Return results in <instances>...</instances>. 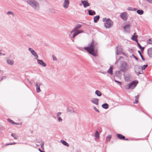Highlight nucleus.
Masks as SVG:
<instances>
[{"label":"nucleus","instance_id":"15","mask_svg":"<svg viewBox=\"0 0 152 152\" xmlns=\"http://www.w3.org/2000/svg\"><path fill=\"white\" fill-rule=\"evenodd\" d=\"M91 101L96 105H98L99 103V99L96 98H93L91 99Z\"/></svg>","mask_w":152,"mask_h":152},{"label":"nucleus","instance_id":"6","mask_svg":"<svg viewBox=\"0 0 152 152\" xmlns=\"http://www.w3.org/2000/svg\"><path fill=\"white\" fill-rule=\"evenodd\" d=\"M128 64L125 61L122 62L120 65V70L123 72L126 71L129 68Z\"/></svg>","mask_w":152,"mask_h":152},{"label":"nucleus","instance_id":"23","mask_svg":"<svg viewBox=\"0 0 152 152\" xmlns=\"http://www.w3.org/2000/svg\"><path fill=\"white\" fill-rule=\"evenodd\" d=\"M7 121L13 125H18V124L16 123L10 119H8Z\"/></svg>","mask_w":152,"mask_h":152},{"label":"nucleus","instance_id":"52","mask_svg":"<svg viewBox=\"0 0 152 152\" xmlns=\"http://www.w3.org/2000/svg\"><path fill=\"white\" fill-rule=\"evenodd\" d=\"M39 151L40 152H45L44 151H42L40 149H39Z\"/></svg>","mask_w":152,"mask_h":152},{"label":"nucleus","instance_id":"26","mask_svg":"<svg viewBox=\"0 0 152 152\" xmlns=\"http://www.w3.org/2000/svg\"><path fill=\"white\" fill-rule=\"evenodd\" d=\"M95 94L99 96H102V93L99 90H96L95 91Z\"/></svg>","mask_w":152,"mask_h":152},{"label":"nucleus","instance_id":"24","mask_svg":"<svg viewBox=\"0 0 152 152\" xmlns=\"http://www.w3.org/2000/svg\"><path fill=\"white\" fill-rule=\"evenodd\" d=\"M61 142L64 145H65L67 147L69 146V144L65 141H64L63 140H61Z\"/></svg>","mask_w":152,"mask_h":152},{"label":"nucleus","instance_id":"34","mask_svg":"<svg viewBox=\"0 0 152 152\" xmlns=\"http://www.w3.org/2000/svg\"><path fill=\"white\" fill-rule=\"evenodd\" d=\"M99 133L97 131H96L95 133V137L96 138H98L99 137Z\"/></svg>","mask_w":152,"mask_h":152},{"label":"nucleus","instance_id":"3","mask_svg":"<svg viewBox=\"0 0 152 152\" xmlns=\"http://www.w3.org/2000/svg\"><path fill=\"white\" fill-rule=\"evenodd\" d=\"M82 26V25L78 24L76 25L75 27L73 29L74 31H75V32H74L72 35V38H74L76 36L80 33L84 32V31L83 30H78V29L80 28Z\"/></svg>","mask_w":152,"mask_h":152},{"label":"nucleus","instance_id":"4","mask_svg":"<svg viewBox=\"0 0 152 152\" xmlns=\"http://www.w3.org/2000/svg\"><path fill=\"white\" fill-rule=\"evenodd\" d=\"M103 22H104V26L106 28H109L113 26V22L109 18H104L103 19Z\"/></svg>","mask_w":152,"mask_h":152},{"label":"nucleus","instance_id":"18","mask_svg":"<svg viewBox=\"0 0 152 152\" xmlns=\"http://www.w3.org/2000/svg\"><path fill=\"white\" fill-rule=\"evenodd\" d=\"M148 54L150 57H152V48H151L148 49Z\"/></svg>","mask_w":152,"mask_h":152},{"label":"nucleus","instance_id":"39","mask_svg":"<svg viewBox=\"0 0 152 152\" xmlns=\"http://www.w3.org/2000/svg\"><path fill=\"white\" fill-rule=\"evenodd\" d=\"M148 66L147 65H144L142 66L141 67V69L143 70H144L145 68L147 67Z\"/></svg>","mask_w":152,"mask_h":152},{"label":"nucleus","instance_id":"46","mask_svg":"<svg viewBox=\"0 0 152 152\" xmlns=\"http://www.w3.org/2000/svg\"><path fill=\"white\" fill-rule=\"evenodd\" d=\"M41 146L42 148L43 149V148H44V142H42V143L41 144Z\"/></svg>","mask_w":152,"mask_h":152},{"label":"nucleus","instance_id":"32","mask_svg":"<svg viewBox=\"0 0 152 152\" xmlns=\"http://www.w3.org/2000/svg\"><path fill=\"white\" fill-rule=\"evenodd\" d=\"M11 135L15 139L17 140L18 139V137L15 134L12 133L11 134Z\"/></svg>","mask_w":152,"mask_h":152},{"label":"nucleus","instance_id":"5","mask_svg":"<svg viewBox=\"0 0 152 152\" xmlns=\"http://www.w3.org/2000/svg\"><path fill=\"white\" fill-rule=\"evenodd\" d=\"M137 83L138 82L136 80L133 81L128 85L125 86V88L126 89H133L136 86Z\"/></svg>","mask_w":152,"mask_h":152},{"label":"nucleus","instance_id":"20","mask_svg":"<svg viewBox=\"0 0 152 152\" xmlns=\"http://www.w3.org/2000/svg\"><path fill=\"white\" fill-rule=\"evenodd\" d=\"M117 136L120 139L124 140L125 138V136H123L121 134H117Z\"/></svg>","mask_w":152,"mask_h":152},{"label":"nucleus","instance_id":"13","mask_svg":"<svg viewBox=\"0 0 152 152\" xmlns=\"http://www.w3.org/2000/svg\"><path fill=\"white\" fill-rule=\"evenodd\" d=\"M37 60L38 63L39 64L41 65L44 67H45L46 66V64L42 60L38 59H37Z\"/></svg>","mask_w":152,"mask_h":152},{"label":"nucleus","instance_id":"36","mask_svg":"<svg viewBox=\"0 0 152 152\" xmlns=\"http://www.w3.org/2000/svg\"><path fill=\"white\" fill-rule=\"evenodd\" d=\"M147 43L148 44H152V39H148L147 41Z\"/></svg>","mask_w":152,"mask_h":152},{"label":"nucleus","instance_id":"16","mask_svg":"<svg viewBox=\"0 0 152 152\" xmlns=\"http://www.w3.org/2000/svg\"><path fill=\"white\" fill-rule=\"evenodd\" d=\"M6 62L7 64L9 65H12L14 63V61L12 60L7 58L6 59Z\"/></svg>","mask_w":152,"mask_h":152},{"label":"nucleus","instance_id":"53","mask_svg":"<svg viewBox=\"0 0 152 152\" xmlns=\"http://www.w3.org/2000/svg\"><path fill=\"white\" fill-rule=\"evenodd\" d=\"M16 143H15V142H14V143H11L10 145H14V144H15Z\"/></svg>","mask_w":152,"mask_h":152},{"label":"nucleus","instance_id":"37","mask_svg":"<svg viewBox=\"0 0 152 152\" xmlns=\"http://www.w3.org/2000/svg\"><path fill=\"white\" fill-rule=\"evenodd\" d=\"M130 28V26L129 25H127L124 27V28L125 30L129 29Z\"/></svg>","mask_w":152,"mask_h":152},{"label":"nucleus","instance_id":"61","mask_svg":"<svg viewBox=\"0 0 152 152\" xmlns=\"http://www.w3.org/2000/svg\"><path fill=\"white\" fill-rule=\"evenodd\" d=\"M102 73H103V74H104V72H102Z\"/></svg>","mask_w":152,"mask_h":152},{"label":"nucleus","instance_id":"17","mask_svg":"<svg viewBox=\"0 0 152 152\" xmlns=\"http://www.w3.org/2000/svg\"><path fill=\"white\" fill-rule=\"evenodd\" d=\"M135 33H134V34L131 39L136 42H137L138 40H137V38L138 37V36L137 35H135Z\"/></svg>","mask_w":152,"mask_h":152},{"label":"nucleus","instance_id":"1","mask_svg":"<svg viewBox=\"0 0 152 152\" xmlns=\"http://www.w3.org/2000/svg\"><path fill=\"white\" fill-rule=\"evenodd\" d=\"M95 47V43L94 42H92L90 44H89L88 47H84V49L94 56H97V54L94 50Z\"/></svg>","mask_w":152,"mask_h":152},{"label":"nucleus","instance_id":"43","mask_svg":"<svg viewBox=\"0 0 152 152\" xmlns=\"http://www.w3.org/2000/svg\"><path fill=\"white\" fill-rule=\"evenodd\" d=\"M132 55L134 58L137 61L138 60V58L136 56H134V54H132Z\"/></svg>","mask_w":152,"mask_h":152},{"label":"nucleus","instance_id":"33","mask_svg":"<svg viewBox=\"0 0 152 152\" xmlns=\"http://www.w3.org/2000/svg\"><path fill=\"white\" fill-rule=\"evenodd\" d=\"M138 52L139 53V54L140 56H141V58H142V60L144 61L145 60V58L143 57V56L141 54L140 51V50H138Z\"/></svg>","mask_w":152,"mask_h":152},{"label":"nucleus","instance_id":"9","mask_svg":"<svg viewBox=\"0 0 152 152\" xmlns=\"http://www.w3.org/2000/svg\"><path fill=\"white\" fill-rule=\"evenodd\" d=\"M28 50L31 53V54L35 57V59H37L38 58V56L36 52L31 48H29L28 49Z\"/></svg>","mask_w":152,"mask_h":152},{"label":"nucleus","instance_id":"10","mask_svg":"<svg viewBox=\"0 0 152 152\" xmlns=\"http://www.w3.org/2000/svg\"><path fill=\"white\" fill-rule=\"evenodd\" d=\"M122 51V48L121 46L118 45L116 47V54L118 55H119L121 53Z\"/></svg>","mask_w":152,"mask_h":152},{"label":"nucleus","instance_id":"22","mask_svg":"<svg viewBox=\"0 0 152 152\" xmlns=\"http://www.w3.org/2000/svg\"><path fill=\"white\" fill-rule=\"evenodd\" d=\"M99 15H97L95 16L94 18V23H96L99 19Z\"/></svg>","mask_w":152,"mask_h":152},{"label":"nucleus","instance_id":"56","mask_svg":"<svg viewBox=\"0 0 152 152\" xmlns=\"http://www.w3.org/2000/svg\"><path fill=\"white\" fill-rule=\"evenodd\" d=\"M74 39V38H72L71 39H72V41L73 42H74V40L73 39Z\"/></svg>","mask_w":152,"mask_h":152},{"label":"nucleus","instance_id":"59","mask_svg":"<svg viewBox=\"0 0 152 152\" xmlns=\"http://www.w3.org/2000/svg\"><path fill=\"white\" fill-rule=\"evenodd\" d=\"M36 145L37 146H39V145L36 144Z\"/></svg>","mask_w":152,"mask_h":152},{"label":"nucleus","instance_id":"29","mask_svg":"<svg viewBox=\"0 0 152 152\" xmlns=\"http://www.w3.org/2000/svg\"><path fill=\"white\" fill-rule=\"evenodd\" d=\"M137 13L140 15L142 14L143 13V11L142 10H138L137 12Z\"/></svg>","mask_w":152,"mask_h":152},{"label":"nucleus","instance_id":"21","mask_svg":"<svg viewBox=\"0 0 152 152\" xmlns=\"http://www.w3.org/2000/svg\"><path fill=\"white\" fill-rule=\"evenodd\" d=\"M113 67L112 66H110V68L107 70V72L109 74H110L111 75H112L113 74Z\"/></svg>","mask_w":152,"mask_h":152},{"label":"nucleus","instance_id":"28","mask_svg":"<svg viewBox=\"0 0 152 152\" xmlns=\"http://www.w3.org/2000/svg\"><path fill=\"white\" fill-rule=\"evenodd\" d=\"M137 45H138V47L141 49V50L142 51H143L144 50V48L142 47L139 44V43L138 42V41H137Z\"/></svg>","mask_w":152,"mask_h":152},{"label":"nucleus","instance_id":"48","mask_svg":"<svg viewBox=\"0 0 152 152\" xmlns=\"http://www.w3.org/2000/svg\"><path fill=\"white\" fill-rule=\"evenodd\" d=\"M146 1L151 3H152V0H146Z\"/></svg>","mask_w":152,"mask_h":152},{"label":"nucleus","instance_id":"25","mask_svg":"<svg viewBox=\"0 0 152 152\" xmlns=\"http://www.w3.org/2000/svg\"><path fill=\"white\" fill-rule=\"evenodd\" d=\"M73 32H75V31H74L73 29L72 31H71L70 32H69L68 33L69 37L70 39H71L72 38H72V34Z\"/></svg>","mask_w":152,"mask_h":152},{"label":"nucleus","instance_id":"50","mask_svg":"<svg viewBox=\"0 0 152 152\" xmlns=\"http://www.w3.org/2000/svg\"><path fill=\"white\" fill-rule=\"evenodd\" d=\"M135 72H136V73H137V75H138L139 74H141V73L140 72H136V70H135Z\"/></svg>","mask_w":152,"mask_h":152},{"label":"nucleus","instance_id":"60","mask_svg":"<svg viewBox=\"0 0 152 152\" xmlns=\"http://www.w3.org/2000/svg\"><path fill=\"white\" fill-rule=\"evenodd\" d=\"M138 68L140 69V68L139 67H138Z\"/></svg>","mask_w":152,"mask_h":152},{"label":"nucleus","instance_id":"2","mask_svg":"<svg viewBox=\"0 0 152 152\" xmlns=\"http://www.w3.org/2000/svg\"><path fill=\"white\" fill-rule=\"evenodd\" d=\"M26 2L34 10H38L39 9V4L35 0H27Z\"/></svg>","mask_w":152,"mask_h":152},{"label":"nucleus","instance_id":"45","mask_svg":"<svg viewBox=\"0 0 152 152\" xmlns=\"http://www.w3.org/2000/svg\"><path fill=\"white\" fill-rule=\"evenodd\" d=\"M116 82V83H119L120 85H121V82H119L117 80H114Z\"/></svg>","mask_w":152,"mask_h":152},{"label":"nucleus","instance_id":"12","mask_svg":"<svg viewBox=\"0 0 152 152\" xmlns=\"http://www.w3.org/2000/svg\"><path fill=\"white\" fill-rule=\"evenodd\" d=\"M81 2L85 8H86L88 6H89L90 5L89 3H88L87 0L82 1H81Z\"/></svg>","mask_w":152,"mask_h":152},{"label":"nucleus","instance_id":"47","mask_svg":"<svg viewBox=\"0 0 152 152\" xmlns=\"http://www.w3.org/2000/svg\"><path fill=\"white\" fill-rule=\"evenodd\" d=\"M138 102V100L137 99H135V101L134 102V104H137Z\"/></svg>","mask_w":152,"mask_h":152},{"label":"nucleus","instance_id":"19","mask_svg":"<svg viewBox=\"0 0 152 152\" xmlns=\"http://www.w3.org/2000/svg\"><path fill=\"white\" fill-rule=\"evenodd\" d=\"M88 12L89 13V15H94L96 14V12L95 11L91 10H88Z\"/></svg>","mask_w":152,"mask_h":152},{"label":"nucleus","instance_id":"42","mask_svg":"<svg viewBox=\"0 0 152 152\" xmlns=\"http://www.w3.org/2000/svg\"><path fill=\"white\" fill-rule=\"evenodd\" d=\"M94 110H95V111H96L97 112H98V113H99V110L98 109H97L96 108V107H94Z\"/></svg>","mask_w":152,"mask_h":152},{"label":"nucleus","instance_id":"58","mask_svg":"<svg viewBox=\"0 0 152 152\" xmlns=\"http://www.w3.org/2000/svg\"><path fill=\"white\" fill-rule=\"evenodd\" d=\"M29 83L31 85H32L31 83V82H29Z\"/></svg>","mask_w":152,"mask_h":152},{"label":"nucleus","instance_id":"30","mask_svg":"<svg viewBox=\"0 0 152 152\" xmlns=\"http://www.w3.org/2000/svg\"><path fill=\"white\" fill-rule=\"evenodd\" d=\"M127 10H128L129 11H135L136 10V8H132L130 7H128L127 9Z\"/></svg>","mask_w":152,"mask_h":152},{"label":"nucleus","instance_id":"41","mask_svg":"<svg viewBox=\"0 0 152 152\" xmlns=\"http://www.w3.org/2000/svg\"><path fill=\"white\" fill-rule=\"evenodd\" d=\"M52 57L53 60L56 61H57V59L56 57L53 55L52 56Z\"/></svg>","mask_w":152,"mask_h":152},{"label":"nucleus","instance_id":"49","mask_svg":"<svg viewBox=\"0 0 152 152\" xmlns=\"http://www.w3.org/2000/svg\"><path fill=\"white\" fill-rule=\"evenodd\" d=\"M139 97V95H137V96H135V98L136 99H138Z\"/></svg>","mask_w":152,"mask_h":152},{"label":"nucleus","instance_id":"7","mask_svg":"<svg viewBox=\"0 0 152 152\" xmlns=\"http://www.w3.org/2000/svg\"><path fill=\"white\" fill-rule=\"evenodd\" d=\"M69 4V0H64L63 7L64 9H67L68 8Z\"/></svg>","mask_w":152,"mask_h":152},{"label":"nucleus","instance_id":"35","mask_svg":"<svg viewBox=\"0 0 152 152\" xmlns=\"http://www.w3.org/2000/svg\"><path fill=\"white\" fill-rule=\"evenodd\" d=\"M7 14L8 15H11L12 16H14V15H15L13 13V12H12L10 11H8L7 12Z\"/></svg>","mask_w":152,"mask_h":152},{"label":"nucleus","instance_id":"11","mask_svg":"<svg viewBox=\"0 0 152 152\" xmlns=\"http://www.w3.org/2000/svg\"><path fill=\"white\" fill-rule=\"evenodd\" d=\"M120 17L124 20H126L127 18V14L126 12L122 13L120 15Z\"/></svg>","mask_w":152,"mask_h":152},{"label":"nucleus","instance_id":"55","mask_svg":"<svg viewBox=\"0 0 152 152\" xmlns=\"http://www.w3.org/2000/svg\"><path fill=\"white\" fill-rule=\"evenodd\" d=\"M11 143H9V144H7L6 145H11L10 144H11Z\"/></svg>","mask_w":152,"mask_h":152},{"label":"nucleus","instance_id":"8","mask_svg":"<svg viewBox=\"0 0 152 152\" xmlns=\"http://www.w3.org/2000/svg\"><path fill=\"white\" fill-rule=\"evenodd\" d=\"M42 85V83L40 82H37L35 83L34 86L36 87V91L37 92L39 93L41 91L40 87V86Z\"/></svg>","mask_w":152,"mask_h":152},{"label":"nucleus","instance_id":"31","mask_svg":"<svg viewBox=\"0 0 152 152\" xmlns=\"http://www.w3.org/2000/svg\"><path fill=\"white\" fill-rule=\"evenodd\" d=\"M111 137V135H108L106 137V141L107 142H109L110 140Z\"/></svg>","mask_w":152,"mask_h":152},{"label":"nucleus","instance_id":"27","mask_svg":"<svg viewBox=\"0 0 152 152\" xmlns=\"http://www.w3.org/2000/svg\"><path fill=\"white\" fill-rule=\"evenodd\" d=\"M102 106L103 108L105 109H107L109 107L107 103H105L102 104Z\"/></svg>","mask_w":152,"mask_h":152},{"label":"nucleus","instance_id":"38","mask_svg":"<svg viewBox=\"0 0 152 152\" xmlns=\"http://www.w3.org/2000/svg\"><path fill=\"white\" fill-rule=\"evenodd\" d=\"M68 111L69 112H70L71 113H74V111L73 109L72 108H69L68 109Z\"/></svg>","mask_w":152,"mask_h":152},{"label":"nucleus","instance_id":"51","mask_svg":"<svg viewBox=\"0 0 152 152\" xmlns=\"http://www.w3.org/2000/svg\"><path fill=\"white\" fill-rule=\"evenodd\" d=\"M2 55H3V56H4L5 55V54L4 53H0V56H1Z\"/></svg>","mask_w":152,"mask_h":152},{"label":"nucleus","instance_id":"54","mask_svg":"<svg viewBox=\"0 0 152 152\" xmlns=\"http://www.w3.org/2000/svg\"><path fill=\"white\" fill-rule=\"evenodd\" d=\"M5 78V77H3L2 78H1V81L3 79H4Z\"/></svg>","mask_w":152,"mask_h":152},{"label":"nucleus","instance_id":"14","mask_svg":"<svg viewBox=\"0 0 152 152\" xmlns=\"http://www.w3.org/2000/svg\"><path fill=\"white\" fill-rule=\"evenodd\" d=\"M131 76L129 74H126L124 75V79L126 81H129L130 80Z\"/></svg>","mask_w":152,"mask_h":152},{"label":"nucleus","instance_id":"57","mask_svg":"<svg viewBox=\"0 0 152 152\" xmlns=\"http://www.w3.org/2000/svg\"><path fill=\"white\" fill-rule=\"evenodd\" d=\"M124 140H128V139H124Z\"/></svg>","mask_w":152,"mask_h":152},{"label":"nucleus","instance_id":"40","mask_svg":"<svg viewBox=\"0 0 152 152\" xmlns=\"http://www.w3.org/2000/svg\"><path fill=\"white\" fill-rule=\"evenodd\" d=\"M57 118H58V120L59 122H61L62 121V119L61 118V117H57Z\"/></svg>","mask_w":152,"mask_h":152},{"label":"nucleus","instance_id":"44","mask_svg":"<svg viewBox=\"0 0 152 152\" xmlns=\"http://www.w3.org/2000/svg\"><path fill=\"white\" fill-rule=\"evenodd\" d=\"M61 114V112H58L57 114V116L56 117H60L59 116Z\"/></svg>","mask_w":152,"mask_h":152}]
</instances>
